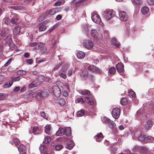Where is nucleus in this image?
Segmentation results:
<instances>
[{"label": "nucleus", "instance_id": "864d4df0", "mask_svg": "<svg viewBox=\"0 0 154 154\" xmlns=\"http://www.w3.org/2000/svg\"><path fill=\"white\" fill-rule=\"evenodd\" d=\"M11 58L9 59L6 62V63L4 64V66L5 67L8 66V65L10 64V63L11 62Z\"/></svg>", "mask_w": 154, "mask_h": 154}, {"label": "nucleus", "instance_id": "393cba45", "mask_svg": "<svg viewBox=\"0 0 154 154\" xmlns=\"http://www.w3.org/2000/svg\"><path fill=\"white\" fill-rule=\"evenodd\" d=\"M141 11L143 14H146L148 13L149 9L148 7L145 6L141 8Z\"/></svg>", "mask_w": 154, "mask_h": 154}, {"label": "nucleus", "instance_id": "58836bf2", "mask_svg": "<svg viewBox=\"0 0 154 154\" xmlns=\"http://www.w3.org/2000/svg\"><path fill=\"white\" fill-rule=\"evenodd\" d=\"M129 96L132 98L136 96V94L133 91H131L129 92Z\"/></svg>", "mask_w": 154, "mask_h": 154}, {"label": "nucleus", "instance_id": "ddd939ff", "mask_svg": "<svg viewBox=\"0 0 154 154\" xmlns=\"http://www.w3.org/2000/svg\"><path fill=\"white\" fill-rule=\"evenodd\" d=\"M97 24L98 25L97 26L98 29H101L104 26L103 23L101 22V20L100 16L97 14Z\"/></svg>", "mask_w": 154, "mask_h": 154}, {"label": "nucleus", "instance_id": "c03bdc74", "mask_svg": "<svg viewBox=\"0 0 154 154\" xmlns=\"http://www.w3.org/2000/svg\"><path fill=\"white\" fill-rule=\"evenodd\" d=\"M57 103L60 105L63 106L65 104V101L63 99H60L57 100Z\"/></svg>", "mask_w": 154, "mask_h": 154}, {"label": "nucleus", "instance_id": "7ed1b4c3", "mask_svg": "<svg viewBox=\"0 0 154 154\" xmlns=\"http://www.w3.org/2000/svg\"><path fill=\"white\" fill-rule=\"evenodd\" d=\"M115 12L112 10L109 9L106 10L103 14V15L105 18L107 20H109L111 18L114 17Z\"/></svg>", "mask_w": 154, "mask_h": 154}, {"label": "nucleus", "instance_id": "bf43d9fd", "mask_svg": "<svg viewBox=\"0 0 154 154\" xmlns=\"http://www.w3.org/2000/svg\"><path fill=\"white\" fill-rule=\"evenodd\" d=\"M147 3L149 5H154V0H147Z\"/></svg>", "mask_w": 154, "mask_h": 154}, {"label": "nucleus", "instance_id": "9d476101", "mask_svg": "<svg viewBox=\"0 0 154 154\" xmlns=\"http://www.w3.org/2000/svg\"><path fill=\"white\" fill-rule=\"evenodd\" d=\"M10 34L9 31L7 28H5L2 29L0 35L2 38Z\"/></svg>", "mask_w": 154, "mask_h": 154}, {"label": "nucleus", "instance_id": "5fc2aeb1", "mask_svg": "<svg viewBox=\"0 0 154 154\" xmlns=\"http://www.w3.org/2000/svg\"><path fill=\"white\" fill-rule=\"evenodd\" d=\"M11 8L15 10H18L21 9L22 7L21 6H11Z\"/></svg>", "mask_w": 154, "mask_h": 154}, {"label": "nucleus", "instance_id": "a19ab883", "mask_svg": "<svg viewBox=\"0 0 154 154\" xmlns=\"http://www.w3.org/2000/svg\"><path fill=\"white\" fill-rule=\"evenodd\" d=\"M44 44L42 43H36V46L37 47L36 48L37 49L41 48L44 46Z\"/></svg>", "mask_w": 154, "mask_h": 154}, {"label": "nucleus", "instance_id": "20e7f679", "mask_svg": "<svg viewBox=\"0 0 154 154\" xmlns=\"http://www.w3.org/2000/svg\"><path fill=\"white\" fill-rule=\"evenodd\" d=\"M68 69V65H65L63 66L58 72L59 75L62 78L66 79L67 77L66 73Z\"/></svg>", "mask_w": 154, "mask_h": 154}, {"label": "nucleus", "instance_id": "f257e3e1", "mask_svg": "<svg viewBox=\"0 0 154 154\" xmlns=\"http://www.w3.org/2000/svg\"><path fill=\"white\" fill-rule=\"evenodd\" d=\"M71 133V128L68 127L66 128H60L58 131L56 133L57 136H62L63 135L69 136Z\"/></svg>", "mask_w": 154, "mask_h": 154}, {"label": "nucleus", "instance_id": "774afa93", "mask_svg": "<svg viewBox=\"0 0 154 154\" xmlns=\"http://www.w3.org/2000/svg\"><path fill=\"white\" fill-rule=\"evenodd\" d=\"M20 89V88L19 87H17L15 88L14 89V91L15 92H17L19 91Z\"/></svg>", "mask_w": 154, "mask_h": 154}, {"label": "nucleus", "instance_id": "6ab92c4d", "mask_svg": "<svg viewBox=\"0 0 154 154\" xmlns=\"http://www.w3.org/2000/svg\"><path fill=\"white\" fill-rule=\"evenodd\" d=\"M58 12L57 8L50 9L47 11V14L50 15H54Z\"/></svg>", "mask_w": 154, "mask_h": 154}, {"label": "nucleus", "instance_id": "f03ea898", "mask_svg": "<svg viewBox=\"0 0 154 154\" xmlns=\"http://www.w3.org/2000/svg\"><path fill=\"white\" fill-rule=\"evenodd\" d=\"M12 41L11 36H7L5 38L2 39L0 37V51L2 49V46L7 45H10Z\"/></svg>", "mask_w": 154, "mask_h": 154}, {"label": "nucleus", "instance_id": "b1692460", "mask_svg": "<svg viewBox=\"0 0 154 154\" xmlns=\"http://www.w3.org/2000/svg\"><path fill=\"white\" fill-rule=\"evenodd\" d=\"M104 136L102 133H99L97 134V142L101 141L103 138Z\"/></svg>", "mask_w": 154, "mask_h": 154}, {"label": "nucleus", "instance_id": "37998d69", "mask_svg": "<svg viewBox=\"0 0 154 154\" xmlns=\"http://www.w3.org/2000/svg\"><path fill=\"white\" fill-rule=\"evenodd\" d=\"M7 95L4 94L0 93V100H4L6 99Z\"/></svg>", "mask_w": 154, "mask_h": 154}, {"label": "nucleus", "instance_id": "9b49d317", "mask_svg": "<svg viewBox=\"0 0 154 154\" xmlns=\"http://www.w3.org/2000/svg\"><path fill=\"white\" fill-rule=\"evenodd\" d=\"M83 44L85 47L88 49L92 48L93 45V43L90 40L85 41Z\"/></svg>", "mask_w": 154, "mask_h": 154}, {"label": "nucleus", "instance_id": "c756f323", "mask_svg": "<svg viewBox=\"0 0 154 154\" xmlns=\"http://www.w3.org/2000/svg\"><path fill=\"white\" fill-rule=\"evenodd\" d=\"M116 72V69L114 67H112L109 69V73L110 74H114Z\"/></svg>", "mask_w": 154, "mask_h": 154}, {"label": "nucleus", "instance_id": "f3484780", "mask_svg": "<svg viewBox=\"0 0 154 154\" xmlns=\"http://www.w3.org/2000/svg\"><path fill=\"white\" fill-rule=\"evenodd\" d=\"M45 132L47 134L50 135L52 133L51 126L50 125H47L45 127Z\"/></svg>", "mask_w": 154, "mask_h": 154}, {"label": "nucleus", "instance_id": "aec40b11", "mask_svg": "<svg viewBox=\"0 0 154 154\" xmlns=\"http://www.w3.org/2000/svg\"><path fill=\"white\" fill-rule=\"evenodd\" d=\"M145 142L147 143H154V137L151 136H147L145 140Z\"/></svg>", "mask_w": 154, "mask_h": 154}, {"label": "nucleus", "instance_id": "dca6fc26", "mask_svg": "<svg viewBox=\"0 0 154 154\" xmlns=\"http://www.w3.org/2000/svg\"><path fill=\"white\" fill-rule=\"evenodd\" d=\"M38 94V95L41 97H45L47 96V94H45V91H40L37 92H35L32 95V97H34L35 95Z\"/></svg>", "mask_w": 154, "mask_h": 154}, {"label": "nucleus", "instance_id": "603ef678", "mask_svg": "<svg viewBox=\"0 0 154 154\" xmlns=\"http://www.w3.org/2000/svg\"><path fill=\"white\" fill-rule=\"evenodd\" d=\"M55 147L57 150H59L62 148L63 146L61 145H56Z\"/></svg>", "mask_w": 154, "mask_h": 154}, {"label": "nucleus", "instance_id": "5701e85b", "mask_svg": "<svg viewBox=\"0 0 154 154\" xmlns=\"http://www.w3.org/2000/svg\"><path fill=\"white\" fill-rule=\"evenodd\" d=\"M88 69L91 72H95L96 71V68L95 66L93 65H91L88 67Z\"/></svg>", "mask_w": 154, "mask_h": 154}, {"label": "nucleus", "instance_id": "4d7b16f0", "mask_svg": "<svg viewBox=\"0 0 154 154\" xmlns=\"http://www.w3.org/2000/svg\"><path fill=\"white\" fill-rule=\"evenodd\" d=\"M4 20L5 23L6 24H8L10 22V20L8 18H4Z\"/></svg>", "mask_w": 154, "mask_h": 154}, {"label": "nucleus", "instance_id": "338daca9", "mask_svg": "<svg viewBox=\"0 0 154 154\" xmlns=\"http://www.w3.org/2000/svg\"><path fill=\"white\" fill-rule=\"evenodd\" d=\"M26 62L27 63L31 64L32 62V61L31 59H27L26 60Z\"/></svg>", "mask_w": 154, "mask_h": 154}, {"label": "nucleus", "instance_id": "ea45409f", "mask_svg": "<svg viewBox=\"0 0 154 154\" xmlns=\"http://www.w3.org/2000/svg\"><path fill=\"white\" fill-rule=\"evenodd\" d=\"M120 103L121 104L123 105H125L127 103V100L126 98H122Z\"/></svg>", "mask_w": 154, "mask_h": 154}, {"label": "nucleus", "instance_id": "0eeeda50", "mask_svg": "<svg viewBox=\"0 0 154 154\" xmlns=\"http://www.w3.org/2000/svg\"><path fill=\"white\" fill-rule=\"evenodd\" d=\"M120 110L118 108H115L113 109L112 114L114 118L116 119H118L120 115Z\"/></svg>", "mask_w": 154, "mask_h": 154}, {"label": "nucleus", "instance_id": "3c124183", "mask_svg": "<svg viewBox=\"0 0 154 154\" xmlns=\"http://www.w3.org/2000/svg\"><path fill=\"white\" fill-rule=\"evenodd\" d=\"M13 142L16 146L18 145L20 142L19 140L17 138L14 139Z\"/></svg>", "mask_w": 154, "mask_h": 154}, {"label": "nucleus", "instance_id": "680f3d73", "mask_svg": "<svg viewBox=\"0 0 154 154\" xmlns=\"http://www.w3.org/2000/svg\"><path fill=\"white\" fill-rule=\"evenodd\" d=\"M118 41H117L116 39L115 38H113L112 39V43L114 45L115 43H116Z\"/></svg>", "mask_w": 154, "mask_h": 154}, {"label": "nucleus", "instance_id": "e433bc0d", "mask_svg": "<svg viewBox=\"0 0 154 154\" xmlns=\"http://www.w3.org/2000/svg\"><path fill=\"white\" fill-rule=\"evenodd\" d=\"M13 84V82L10 81L4 84L3 85V87L5 88H8L10 87Z\"/></svg>", "mask_w": 154, "mask_h": 154}, {"label": "nucleus", "instance_id": "a878e982", "mask_svg": "<svg viewBox=\"0 0 154 154\" xmlns=\"http://www.w3.org/2000/svg\"><path fill=\"white\" fill-rule=\"evenodd\" d=\"M85 101L88 104L91 105H92L94 103L92 100L88 97H86L85 98Z\"/></svg>", "mask_w": 154, "mask_h": 154}, {"label": "nucleus", "instance_id": "8fccbe9b", "mask_svg": "<svg viewBox=\"0 0 154 154\" xmlns=\"http://www.w3.org/2000/svg\"><path fill=\"white\" fill-rule=\"evenodd\" d=\"M41 115L44 118L47 119L48 118V116L44 112H42L40 113Z\"/></svg>", "mask_w": 154, "mask_h": 154}, {"label": "nucleus", "instance_id": "f704fd0d", "mask_svg": "<svg viewBox=\"0 0 154 154\" xmlns=\"http://www.w3.org/2000/svg\"><path fill=\"white\" fill-rule=\"evenodd\" d=\"M132 3L137 5H140L143 3L142 0H132Z\"/></svg>", "mask_w": 154, "mask_h": 154}, {"label": "nucleus", "instance_id": "49530a36", "mask_svg": "<svg viewBox=\"0 0 154 154\" xmlns=\"http://www.w3.org/2000/svg\"><path fill=\"white\" fill-rule=\"evenodd\" d=\"M62 65V62L59 63L53 69V71H55L58 69Z\"/></svg>", "mask_w": 154, "mask_h": 154}, {"label": "nucleus", "instance_id": "6e6d98bb", "mask_svg": "<svg viewBox=\"0 0 154 154\" xmlns=\"http://www.w3.org/2000/svg\"><path fill=\"white\" fill-rule=\"evenodd\" d=\"M84 0H80L76 2L75 3V5L77 6H79L81 3Z\"/></svg>", "mask_w": 154, "mask_h": 154}, {"label": "nucleus", "instance_id": "0e129e2a", "mask_svg": "<svg viewBox=\"0 0 154 154\" xmlns=\"http://www.w3.org/2000/svg\"><path fill=\"white\" fill-rule=\"evenodd\" d=\"M114 45L116 47L118 48L120 46V44L119 42H117L116 43H115Z\"/></svg>", "mask_w": 154, "mask_h": 154}, {"label": "nucleus", "instance_id": "6e6552de", "mask_svg": "<svg viewBox=\"0 0 154 154\" xmlns=\"http://www.w3.org/2000/svg\"><path fill=\"white\" fill-rule=\"evenodd\" d=\"M53 92L56 97H58L61 94L60 89L59 87L57 86H54L52 88Z\"/></svg>", "mask_w": 154, "mask_h": 154}, {"label": "nucleus", "instance_id": "052dcab7", "mask_svg": "<svg viewBox=\"0 0 154 154\" xmlns=\"http://www.w3.org/2000/svg\"><path fill=\"white\" fill-rule=\"evenodd\" d=\"M73 72V70L72 69H70L67 72V75L68 76H70L72 74Z\"/></svg>", "mask_w": 154, "mask_h": 154}, {"label": "nucleus", "instance_id": "e2e57ef3", "mask_svg": "<svg viewBox=\"0 0 154 154\" xmlns=\"http://www.w3.org/2000/svg\"><path fill=\"white\" fill-rule=\"evenodd\" d=\"M61 4L62 2H61L57 1L55 3L54 5L56 6H58L61 5Z\"/></svg>", "mask_w": 154, "mask_h": 154}, {"label": "nucleus", "instance_id": "79ce46f5", "mask_svg": "<svg viewBox=\"0 0 154 154\" xmlns=\"http://www.w3.org/2000/svg\"><path fill=\"white\" fill-rule=\"evenodd\" d=\"M46 26L43 25H41L39 26V31H45L46 29Z\"/></svg>", "mask_w": 154, "mask_h": 154}, {"label": "nucleus", "instance_id": "39448f33", "mask_svg": "<svg viewBox=\"0 0 154 154\" xmlns=\"http://www.w3.org/2000/svg\"><path fill=\"white\" fill-rule=\"evenodd\" d=\"M102 121L110 128H113L115 126V122L106 117H103L102 119Z\"/></svg>", "mask_w": 154, "mask_h": 154}, {"label": "nucleus", "instance_id": "a18cd8bd", "mask_svg": "<svg viewBox=\"0 0 154 154\" xmlns=\"http://www.w3.org/2000/svg\"><path fill=\"white\" fill-rule=\"evenodd\" d=\"M96 15L95 13H93L91 16V19L92 21L94 23H96Z\"/></svg>", "mask_w": 154, "mask_h": 154}, {"label": "nucleus", "instance_id": "2f4dec72", "mask_svg": "<svg viewBox=\"0 0 154 154\" xmlns=\"http://www.w3.org/2000/svg\"><path fill=\"white\" fill-rule=\"evenodd\" d=\"M80 93L81 94L84 95H88L90 94V91L87 90H81L80 91Z\"/></svg>", "mask_w": 154, "mask_h": 154}, {"label": "nucleus", "instance_id": "c85d7f7f", "mask_svg": "<svg viewBox=\"0 0 154 154\" xmlns=\"http://www.w3.org/2000/svg\"><path fill=\"white\" fill-rule=\"evenodd\" d=\"M74 144L73 141H70L67 144L66 148L67 149H72L74 146Z\"/></svg>", "mask_w": 154, "mask_h": 154}, {"label": "nucleus", "instance_id": "c9c22d12", "mask_svg": "<svg viewBox=\"0 0 154 154\" xmlns=\"http://www.w3.org/2000/svg\"><path fill=\"white\" fill-rule=\"evenodd\" d=\"M39 131L38 127L35 126L33 128L32 132L34 134H37L39 133Z\"/></svg>", "mask_w": 154, "mask_h": 154}, {"label": "nucleus", "instance_id": "412c9836", "mask_svg": "<svg viewBox=\"0 0 154 154\" xmlns=\"http://www.w3.org/2000/svg\"><path fill=\"white\" fill-rule=\"evenodd\" d=\"M77 56L79 59H82L85 57V53L82 51H80L77 53Z\"/></svg>", "mask_w": 154, "mask_h": 154}, {"label": "nucleus", "instance_id": "4468645a", "mask_svg": "<svg viewBox=\"0 0 154 154\" xmlns=\"http://www.w3.org/2000/svg\"><path fill=\"white\" fill-rule=\"evenodd\" d=\"M124 65L122 63H119L116 65L117 71L119 72H122L124 70Z\"/></svg>", "mask_w": 154, "mask_h": 154}, {"label": "nucleus", "instance_id": "13d9d810", "mask_svg": "<svg viewBox=\"0 0 154 154\" xmlns=\"http://www.w3.org/2000/svg\"><path fill=\"white\" fill-rule=\"evenodd\" d=\"M37 83V81H34L33 82L30 84L29 85V88H31L33 87H35V86H34V83Z\"/></svg>", "mask_w": 154, "mask_h": 154}, {"label": "nucleus", "instance_id": "1a4fd4ad", "mask_svg": "<svg viewBox=\"0 0 154 154\" xmlns=\"http://www.w3.org/2000/svg\"><path fill=\"white\" fill-rule=\"evenodd\" d=\"M119 19L121 21H126L128 19V17L126 13L124 11H122L119 13Z\"/></svg>", "mask_w": 154, "mask_h": 154}, {"label": "nucleus", "instance_id": "4c0bfd02", "mask_svg": "<svg viewBox=\"0 0 154 154\" xmlns=\"http://www.w3.org/2000/svg\"><path fill=\"white\" fill-rule=\"evenodd\" d=\"M75 102L76 103H81L83 104L85 102V101L81 97L77 99Z\"/></svg>", "mask_w": 154, "mask_h": 154}, {"label": "nucleus", "instance_id": "4be33fe9", "mask_svg": "<svg viewBox=\"0 0 154 154\" xmlns=\"http://www.w3.org/2000/svg\"><path fill=\"white\" fill-rule=\"evenodd\" d=\"M88 73L86 70H84L81 73L80 75L82 78L83 79H85L88 75Z\"/></svg>", "mask_w": 154, "mask_h": 154}, {"label": "nucleus", "instance_id": "a211bd4d", "mask_svg": "<svg viewBox=\"0 0 154 154\" xmlns=\"http://www.w3.org/2000/svg\"><path fill=\"white\" fill-rule=\"evenodd\" d=\"M20 28L19 26H17L15 27L13 30V33L14 35H17L20 32Z\"/></svg>", "mask_w": 154, "mask_h": 154}, {"label": "nucleus", "instance_id": "423d86ee", "mask_svg": "<svg viewBox=\"0 0 154 154\" xmlns=\"http://www.w3.org/2000/svg\"><path fill=\"white\" fill-rule=\"evenodd\" d=\"M10 17L11 18V23L13 24H16L19 22V18L16 14L12 12Z\"/></svg>", "mask_w": 154, "mask_h": 154}, {"label": "nucleus", "instance_id": "473e14b6", "mask_svg": "<svg viewBox=\"0 0 154 154\" xmlns=\"http://www.w3.org/2000/svg\"><path fill=\"white\" fill-rule=\"evenodd\" d=\"M118 146L115 144H112L110 147V150L112 151H116L118 149Z\"/></svg>", "mask_w": 154, "mask_h": 154}, {"label": "nucleus", "instance_id": "2eb2a0df", "mask_svg": "<svg viewBox=\"0 0 154 154\" xmlns=\"http://www.w3.org/2000/svg\"><path fill=\"white\" fill-rule=\"evenodd\" d=\"M153 122L151 120L148 121L144 125V127L146 130H148L152 126Z\"/></svg>", "mask_w": 154, "mask_h": 154}, {"label": "nucleus", "instance_id": "69168bd1", "mask_svg": "<svg viewBox=\"0 0 154 154\" xmlns=\"http://www.w3.org/2000/svg\"><path fill=\"white\" fill-rule=\"evenodd\" d=\"M26 87H25V86H24L23 87V88H22L20 90V92L21 93L23 92H24L26 90Z\"/></svg>", "mask_w": 154, "mask_h": 154}, {"label": "nucleus", "instance_id": "72a5a7b5", "mask_svg": "<svg viewBox=\"0 0 154 154\" xmlns=\"http://www.w3.org/2000/svg\"><path fill=\"white\" fill-rule=\"evenodd\" d=\"M96 30L94 29H92L91 31V36L95 39L96 38Z\"/></svg>", "mask_w": 154, "mask_h": 154}, {"label": "nucleus", "instance_id": "f8f14e48", "mask_svg": "<svg viewBox=\"0 0 154 154\" xmlns=\"http://www.w3.org/2000/svg\"><path fill=\"white\" fill-rule=\"evenodd\" d=\"M18 149L20 153L21 154H26V149L25 146L22 144L20 145Z\"/></svg>", "mask_w": 154, "mask_h": 154}, {"label": "nucleus", "instance_id": "bb28decb", "mask_svg": "<svg viewBox=\"0 0 154 154\" xmlns=\"http://www.w3.org/2000/svg\"><path fill=\"white\" fill-rule=\"evenodd\" d=\"M85 114V111L83 109H81V110L78 111L77 113V116L78 117H81L84 115Z\"/></svg>", "mask_w": 154, "mask_h": 154}, {"label": "nucleus", "instance_id": "09e8293b", "mask_svg": "<svg viewBox=\"0 0 154 154\" xmlns=\"http://www.w3.org/2000/svg\"><path fill=\"white\" fill-rule=\"evenodd\" d=\"M39 149L41 152H42L44 151V150H45L46 149V148L43 145L40 146L39 147Z\"/></svg>", "mask_w": 154, "mask_h": 154}, {"label": "nucleus", "instance_id": "7c9ffc66", "mask_svg": "<svg viewBox=\"0 0 154 154\" xmlns=\"http://www.w3.org/2000/svg\"><path fill=\"white\" fill-rule=\"evenodd\" d=\"M51 139L50 137L49 136H47L45 137L43 142L45 143L48 144L51 142Z\"/></svg>", "mask_w": 154, "mask_h": 154}, {"label": "nucleus", "instance_id": "cd10ccee", "mask_svg": "<svg viewBox=\"0 0 154 154\" xmlns=\"http://www.w3.org/2000/svg\"><path fill=\"white\" fill-rule=\"evenodd\" d=\"M146 135L144 134H141L138 137V139L140 141H144L145 142V140L146 138Z\"/></svg>", "mask_w": 154, "mask_h": 154}, {"label": "nucleus", "instance_id": "de8ad7c7", "mask_svg": "<svg viewBox=\"0 0 154 154\" xmlns=\"http://www.w3.org/2000/svg\"><path fill=\"white\" fill-rule=\"evenodd\" d=\"M17 73L18 74L20 75H24L26 74V72L23 70H20L17 72Z\"/></svg>", "mask_w": 154, "mask_h": 154}]
</instances>
